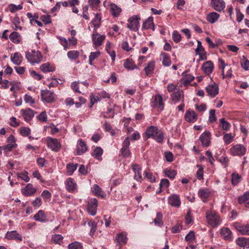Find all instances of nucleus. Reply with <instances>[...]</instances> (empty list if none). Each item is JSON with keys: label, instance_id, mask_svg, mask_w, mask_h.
<instances>
[{"label": "nucleus", "instance_id": "nucleus-1", "mask_svg": "<svg viewBox=\"0 0 249 249\" xmlns=\"http://www.w3.org/2000/svg\"><path fill=\"white\" fill-rule=\"evenodd\" d=\"M145 135L146 139L152 138L159 143H162L163 141V133L156 126L151 125L147 127Z\"/></svg>", "mask_w": 249, "mask_h": 249}, {"label": "nucleus", "instance_id": "nucleus-2", "mask_svg": "<svg viewBox=\"0 0 249 249\" xmlns=\"http://www.w3.org/2000/svg\"><path fill=\"white\" fill-rule=\"evenodd\" d=\"M26 58L32 65L35 63L38 64L42 60V55L41 53L38 51L35 50H32L31 52L28 51L26 52Z\"/></svg>", "mask_w": 249, "mask_h": 249}, {"label": "nucleus", "instance_id": "nucleus-3", "mask_svg": "<svg viewBox=\"0 0 249 249\" xmlns=\"http://www.w3.org/2000/svg\"><path fill=\"white\" fill-rule=\"evenodd\" d=\"M140 20L141 18L138 15H134L130 17L127 20V27L131 31H138Z\"/></svg>", "mask_w": 249, "mask_h": 249}, {"label": "nucleus", "instance_id": "nucleus-4", "mask_svg": "<svg viewBox=\"0 0 249 249\" xmlns=\"http://www.w3.org/2000/svg\"><path fill=\"white\" fill-rule=\"evenodd\" d=\"M153 101L152 102V106L157 107L159 110L162 111L164 108V103L163 102V97L161 94H157L153 97Z\"/></svg>", "mask_w": 249, "mask_h": 249}, {"label": "nucleus", "instance_id": "nucleus-5", "mask_svg": "<svg viewBox=\"0 0 249 249\" xmlns=\"http://www.w3.org/2000/svg\"><path fill=\"white\" fill-rule=\"evenodd\" d=\"M41 96L42 100L48 103H52L54 100V93L49 90H41Z\"/></svg>", "mask_w": 249, "mask_h": 249}, {"label": "nucleus", "instance_id": "nucleus-6", "mask_svg": "<svg viewBox=\"0 0 249 249\" xmlns=\"http://www.w3.org/2000/svg\"><path fill=\"white\" fill-rule=\"evenodd\" d=\"M230 150L231 154L234 156H242L245 154L246 148L242 144H237L232 147Z\"/></svg>", "mask_w": 249, "mask_h": 249}, {"label": "nucleus", "instance_id": "nucleus-7", "mask_svg": "<svg viewBox=\"0 0 249 249\" xmlns=\"http://www.w3.org/2000/svg\"><path fill=\"white\" fill-rule=\"evenodd\" d=\"M47 144L49 148L55 152L59 151L61 147L60 143L56 139L47 138Z\"/></svg>", "mask_w": 249, "mask_h": 249}, {"label": "nucleus", "instance_id": "nucleus-8", "mask_svg": "<svg viewBox=\"0 0 249 249\" xmlns=\"http://www.w3.org/2000/svg\"><path fill=\"white\" fill-rule=\"evenodd\" d=\"M130 145L129 138H125L122 144V148L120 150L121 155L124 157H128L130 155V150L128 149Z\"/></svg>", "mask_w": 249, "mask_h": 249}, {"label": "nucleus", "instance_id": "nucleus-9", "mask_svg": "<svg viewBox=\"0 0 249 249\" xmlns=\"http://www.w3.org/2000/svg\"><path fill=\"white\" fill-rule=\"evenodd\" d=\"M208 224L213 227H215L218 224V215L216 212H211L207 215Z\"/></svg>", "mask_w": 249, "mask_h": 249}, {"label": "nucleus", "instance_id": "nucleus-10", "mask_svg": "<svg viewBox=\"0 0 249 249\" xmlns=\"http://www.w3.org/2000/svg\"><path fill=\"white\" fill-rule=\"evenodd\" d=\"M168 202L172 207H179L181 204L179 196L177 194L171 195L168 199Z\"/></svg>", "mask_w": 249, "mask_h": 249}, {"label": "nucleus", "instance_id": "nucleus-11", "mask_svg": "<svg viewBox=\"0 0 249 249\" xmlns=\"http://www.w3.org/2000/svg\"><path fill=\"white\" fill-rule=\"evenodd\" d=\"M206 90L209 96L214 97L218 94V85L214 82L207 86Z\"/></svg>", "mask_w": 249, "mask_h": 249}, {"label": "nucleus", "instance_id": "nucleus-12", "mask_svg": "<svg viewBox=\"0 0 249 249\" xmlns=\"http://www.w3.org/2000/svg\"><path fill=\"white\" fill-rule=\"evenodd\" d=\"M97 200L95 198L91 199L88 203V211L89 213L93 216L96 214L97 207Z\"/></svg>", "mask_w": 249, "mask_h": 249}, {"label": "nucleus", "instance_id": "nucleus-13", "mask_svg": "<svg viewBox=\"0 0 249 249\" xmlns=\"http://www.w3.org/2000/svg\"><path fill=\"white\" fill-rule=\"evenodd\" d=\"M92 39L93 44L96 46H99L102 45L105 40V36L101 35L97 33H93L92 35Z\"/></svg>", "mask_w": 249, "mask_h": 249}, {"label": "nucleus", "instance_id": "nucleus-14", "mask_svg": "<svg viewBox=\"0 0 249 249\" xmlns=\"http://www.w3.org/2000/svg\"><path fill=\"white\" fill-rule=\"evenodd\" d=\"M184 118L187 122L194 123L197 120V116L194 110L189 109L186 111Z\"/></svg>", "mask_w": 249, "mask_h": 249}, {"label": "nucleus", "instance_id": "nucleus-15", "mask_svg": "<svg viewBox=\"0 0 249 249\" xmlns=\"http://www.w3.org/2000/svg\"><path fill=\"white\" fill-rule=\"evenodd\" d=\"M203 147H207L210 143V133L209 132L203 133L199 137Z\"/></svg>", "mask_w": 249, "mask_h": 249}, {"label": "nucleus", "instance_id": "nucleus-16", "mask_svg": "<svg viewBox=\"0 0 249 249\" xmlns=\"http://www.w3.org/2000/svg\"><path fill=\"white\" fill-rule=\"evenodd\" d=\"M5 238L8 240H17L19 241L22 240V238L20 234L18 233L16 231H7L6 233Z\"/></svg>", "mask_w": 249, "mask_h": 249}, {"label": "nucleus", "instance_id": "nucleus-17", "mask_svg": "<svg viewBox=\"0 0 249 249\" xmlns=\"http://www.w3.org/2000/svg\"><path fill=\"white\" fill-rule=\"evenodd\" d=\"M21 114L24 117V120L29 122L35 115L34 111L30 108L21 110Z\"/></svg>", "mask_w": 249, "mask_h": 249}, {"label": "nucleus", "instance_id": "nucleus-18", "mask_svg": "<svg viewBox=\"0 0 249 249\" xmlns=\"http://www.w3.org/2000/svg\"><path fill=\"white\" fill-rule=\"evenodd\" d=\"M210 194L211 192L208 188H201L198 192V195L203 202L207 201Z\"/></svg>", "mask_w": 249, "mask_h": 249}, {"label": "nucleus", "instance_id": "nucleus-19", "mask_svg": "<svg viewBox=\"0 0 249 249\" xmlns=\"http://www.w3.org/2000/svg\"><path fill=\"white\" fill-rule=\"evenodd\" d=\"M36 191V188L32 184L28 183L23 189L22 193L24 196H29L33 195Z\"/></svg>", "mask_w": 249, "mask_h": 249}, {"label": "nucleus", "instance_id": "nucleus-20", "mask_svg": "<svg viewBox=\"0 0 249 249\" xmlns=\"http://www.w3.org/2000/svg\"><path fill=\"white\" fill-rule=\"evenodd\" d=\"M77 154L80 155L87 150V147L86 143L82 140H79L77 144Z\"/></svg>", "mask_w": 249, "mask_h": 249}, {"label": "nucleus", "instance_id": "nucleus-21", "mask_svg": "<svg viewBox=\"0 0 249 249\" xmlns=\"http://www.w3.org/2000/svg\"><path fill=\"white\" fill-rule=\"evenodd\" d=\"M240 204L244 205L246 207L249 208V192H246L238 198Z\"/></svg>", "mask_w": 249, "mask_h": 249}, {"label": "nucleus", "instance_id": "nucleus-22", "mask_svg": "<svg viewBox=\"0 0 249 249\" xmlns=\"http://www.w3.org/2000/svg\"><path fill=\"white\" fill-rule=\"evenodd\" d=\"M132 168L135 173L134 178L138 181L141 182L142 179L141 169L139 167L138 165L137 164H133L132 166Z\"/></svg>", "mask_w": 249, "mask_h": 249}, {"label": "nucleus", "instance_id": "nucleus-23", "mask_svg": "<svg viewBox=\"0 0 249 249\" xmlns=\"http://www.w3.org/2000/svg\"><path fill=\"white\" fill-rule=\"evenodd\" d=\"M219 63H220L221 66V69L222 70V75L223 79L225 78V76L224 75V69L227 68L228 69V71L226 73V76L229 77H231L232 76L231 71V68L228 66L227 64H226L224 61L221 59L219 58Z\"/></svg>", "mask_w": 249, "mask_h": 249}, {"label": "nucleus", "instance_id": "nucleus-24", "mask_svg": "<svg viewBox=\"0 0 249 249\" xmlns=\"http://www.w3.org/2000/svg\"><path fill=\"white\" fill-rule=\"evenodd\" d=\"M11 60L15 65H19L22 61V56L21 54L18 52L14 53L11 55Z\"/></svg>", "mask_w": 249, "mask_h": 249}, {"label": "nucleus", "instance_id": "nucleus-25", "mask_svg": "<svg viewBox=\"0 0 249 249\" xmlns=\"http://www.w3.org/2000/svg\"><path fill=\"white\" fill-rule=\"evenodd\" d=\"M66 189L69 192H73L76 189V184L73 179L70 178L67 180Z\"/></svg>", "mask_w": 249, "mask_h": 249}, {"label": "nucleus", "instance_id": "nucleus-26", "mask_svg": "<svg viewBox=\"0 0 249 249\" xmlns=\"http://www.w3.org/2000/svg\"><path fill=\"white\" fill-rule=\"evenodd\" d=\"M152 29L154 30V24L153 22V18L152 17H149L143 23L142 26V29L147 30Z\"/></svg>", "mask_w": 249, "mask_h": 249}, {"label": "nucleus", "instance_id": "nucleus-27", "mask_svg": "<svg viewBox=\"0 0 249 249\" xmlns=\"http://www.w3.org/2000/svg\"><path fill=\"white\" fill-rule=\"evenodd\" d=\"M220 234L226 240H231V232L228 228H223L221 229Z\"/></svg>", "mask_w": 249, "mask_h": 249}, {"label": "nucleus", "instance_id": "nucleus-28", "mask_svg": "<svg viewBox=\"0 0 249 249\" xmlns=\"http://www.w3.org/2000/svg\"><path fill=\"white\" fill-rule=\"evenodd\" d=\"M235 228L243 235H249V225H240L237 224Z\"/></svg>", "mask_w": 249, "mask_h": 249}, {"label": "nucleus", "instance_id": "nucleus-29", "mask_svg": "<svg viewBox=\"0 0 249 249\" xmlns=\"http://www.w3.org/2000/svg\"><path fill=\"white\" fill-rule=\"evenodd\" d=\"M34 218L35 220L40 222H45L46 221V216L44 212L39 210L36 214H35Z\"/></svg>", "mask_w": 249, "mask_h": 249}, {"label": "nucleus", "instance_id": "nucleus-30", "mask_svg": "<svg viewBox=\"0 0 249 249\" xmlns=\"http://www.w3.org/2000/svg\"><path fill=\"white\" fill-rule=\"evenodd\" d=\"M202 68L205 73L209 74L213 71V66L211 61H207L203 64Z\"/></svg>", "mask_w": 249, "mask_h": 249}, {"label": "nucleus", "instance_id": "nucleus-31", "mask_svg": "<svg viewBox=\"0 0 249 249\" xmlns=\"http://www.w3.org/2000/svg\"><path fill=\"white\" fill-rule=\"evenodd\" d=\"M124 67L128 70H133L139 69L138 66L135 65L134 62L129 59L125 60L124 63Z\"/></svg>", "mask_w": 249, "mask_h": 249}, {"label": "nucleus", "instance_id": "nucleus-32", "mask_svg": "<svg viewBox=\"0 0 249 249\" xmlns=\"http://www.w3.org/2000/svg\"><path fill=\"white\" fill-rule=\"evenodd\" d=\"M110 7L111 15L114 17H118L122 11L121 9L114 3H111Z\"/></svg>", "mask_w": 249, "mask_h": 249}, {"label": "nucleus", "instance_id": "nucleus-33", "mask_svg": "<svg viewBox=\"0 0 249 249\" xmlns=\"http://www.w3.org/2000/svg\"><path fill=\"white\" fill-rule=\"evenodd\" d=\"M237 244L241 247L249 248V238L245 237L238 238L236 240Z\"/></svg>", "mask_w": 249, "mask_h": 249}, {"label": "nucleus", "instance_id": "nucleus-34", "mask_svg": "<svg viewBox=\"0 0 249 249\" xmlns=\"http://www.w3.org/2000/svg\"><path fill=\"white\" fill-rule=\"evenodd\" d=\"M183 77L181 80V83L184 85H188L191 81H192L194 77L190 74H187L184 72L183 73Z\"/></svg>", "mask_w": 249, "mask_h": 249}, {"label": "nucleus", "instance_id": "nucleus-35", "mask_svg": "<svg viewBox=\"0 0 249 249\" xmlns=\"http://www.w3.org/2000/svg\"><path fill=\"white\" fill-rule=\"evenodd\" d=\"M155 68V62L154 61L149 62L144 68V71L147 76L151 75Z\"/></svg>", "mask_w": 249, "mask_h": 249}, {"label": "nucleus", "instance_id": "nucleus-36", "mask_svg": "<svg viewBox=\"0 0 249 249\" xmlns=\"http://www.w3.org/2000/svg\"><path fill=\"white\" fill-rule=\"evenodd\" d=\"M40 69L44 72H53L55 70L54 67L51 66L49 63H46L41 65Z\"/></svg>", "mask_w": 249, "mask_h": 249}, {"label": "nucleus", "instance_id": "nucleus-37", "mask_svg": "<svg viewBox=\"0 0 249 249\" xmlns=\"http://www.w3.org/2000/svg\"><path fill=\"white\" fill-rule=\"evenodd\" d=\"M219 126L221 127L223 130L228 131L230 130L231 125L230 123L226 121L224 118L220 119L219 121Z\"/></svg>", "mask_w": 249, "mask_h": 249}, {"label": "nucleus", "instance_id": "nucleus-38", "mask_svg": "<svg viewBox=\"0 0 249 249\" xmlns=\"http://www.w3.org/2000/svg\"><path fill=\"white\" fill-rule=\"evenodd\" d=\"M103 153V149L100 147H96L92 153V156L96 159L101 160H102L101 156Z\"/></svg>", "mask_w": 249, "mask_h": 249}, {"label": "nucleus", "instance_id": "nucleus-39", "mask_svg": "<svg viewBox=\"0 0 249 249\" xmlns=\"http://www.w3.org/2000/svg\"><path fill=\"white\" fill-rule=\"evenodd\" d=\"M9 38L11 41L15 43H18L21 39L19 34L16 32L12 33L9 36Z\"/></svg>", "mask_w": 249, "mask_h": 249}, {"label": "nucleus", "instance_id": "nucleus-40", "mask_svg": "<svg viewBox=\"0 0 249 249\" xmlns=\"http://www.w3.org/2000/svg\"><path fill=\"white\" fill-rule=\"evenodd\" d=\"M116 240L120 244H125L127 242V238L126 235L123 233H119L117 234Z\"/></svg>", "mask_w": 249, "mask_h": 249}, {"label": "nucleus", "instance_id": "nucleus-41", "mask_svg": "<svg viewBox=\"0 0 249 249\" xmlns=\"http://www.w3.org/2000/svg\"><path fill=\"white\" fill-rule=\"evenodd\" d=\"M234 136H233L231 133H224L223 136V140L226 144L231 143L234 139Z\"/></svg>", "mask_w": 249, "mask_h": 249}, {"label": "nucleus", "instance_id": "nucleus-42", "mask_svg": "<svg viewBox=\"0 0 249 249\" xmlns=\"http://www.w3.org/2000/svg\"><path fill=\"white\" fill-rule=\"evenodd\" d=\"M218 19V14L216 12L210 13L207 17V20L211 23H214Z\"/></svg>", "mask_w": 249, "mask_h": 249}, {"label": "nucleus", "instance_id": "nucleus-43", "mask_svg": "<svg viewBox=\"0 0 249 249\" xmlns=\"http://www.w3.org/2000/svg\"><path fill=\"white\" fill-rule=\"evenodd\" d=\"M165 176L170 179H174L177 175V172L174 170L165 169L164 170Z\"/></svg>", "mask_w": 249, "mask_h": 249}, {"label": "nucleus", "instance_id": "nucleus-44", "mask_svg": "<svg viewBox=\"0 0 249 249\" xmlns=\"http://www.w3.org/2000/svg\"><path fill=\"white\" fill-rule=\"evenodd\" d=\"M161 55L163 58L162 64L166 67L169 66L171 63L169 57L165 53H161Z\"/></svg>", "mask_w": 249, "mask_h": 249}, {"label": "nucleus", "instance_id": "nucleus-45", "mask_svg": "<svg viewBox=\"0 0 249 249\" xmlns=\"http://www.w3.org/2000/svg\"><path fill=\"white\" fill-rule=\"evenodd\" d=\"M182 96H183L182 91H177L172 94L171 99L173 101L177 102L180 100Z\"/></svg>", "mask_w": 249, "mask_h": 249}, {"label": "nucleus", "instance_id": "nucleus-46", "mask_svg": "<svg viewBox=\"0 0 249 249\" xmlns=\"http://www.w3.org/2000/svg\"><path fill=\"white\" fill-rule=\"evenodd\" d=\"M100 52L99 51H97L95 52H91L90 53L89 56V64L90 65H92V62L97 57L100 56Z\"/></svg>", "mask_w": 249, "mask_h": 249}, {"label": "nucleus", "instance_id": "nucleus-47", "mask_svg": "<svg viewBox=\"0 0 249 249\" xmlns=\"http://www.w3.org/2000/svg\"><path fill=\"white\" fill-rule=\"evenodd\" d=\"M17 176L26 182L30 181V178L28 177V173L27 171H24L20 173L17 174Z\"/></svg>", "mask_w": 249, "mask_h": 249}, {"label": "nucleus", "instance_id": "nucleus-48", "mask_svg": "<svg viewBox=\"0 0 249 249\" xmlns=\"http://www.w3.org/2000/svg\"><path fill=\"white\" fill-rule=\"evenodd\" d=\"M92 192L97 196L104 197V193L101 188L97 184H94L92 187Z\"/></svg>", "mask_w": 249, "mask_h": 249}, {"label": "nucleus", "instance_id": "nucleus-49", "mask_svg": "<svg viewBox=\"0 0 249 249\" xmlns=\"http://www.w3.org/2000/svg\"><path fill=\"white\" fill-rule=\"evenodd\" d=\"M162 214L160 212L157 213L156 217L154 220V223L158 226H161L162 225Z\"/></svg>", "mask_w": 249, "mask_h": 249}, {"label": "nucleus", "instance_id": "nucleus-50", "mask_svg": "<svg viewBox=\"0 0 249 249\" xmlns=\"http://www.w3.org/2000/svg\"><path fill=\"white\" fill-rule=\"evenodd\" d=\"M79 55V53L77 51H71L67 53L68 57L71 59H76Z\"/></svg>", "mask_w": 249, "mask_h": 249}, {"label": "nucleus", "instance_id": "nucleus-51", "mask_svg": "<svg viewBox=\"0 0 249 249\" xmlns=\"http://www.w3.org/2000/svg\"><path fill=\"white\" fill-rule=\"evenodd\" d=\"M68 249H82V246L78 242L75 241L69 244L68 246Z\"/></svg>", "mask_w": 249, "mask_h": 249}, {"label": "nucleus", "instance_id": "nucleus-52", "mask_svg": "<svg viewBox=\"0 0 249 249\" xmlns=\"http://www.w3.org/2000/svg\"><path fill=\"white\" fill-rule=\"evenodd\" d=\"M17 146V143H8L4 145V151L5 153H7L11 151L14 148Z\"/></svg>", "mask_w": 249, "mask_h": 249}, {"label": "nucleus", "instance_id": "nucleus-53", "mask_svg": "<svg viewBox=\"0 0 249 249\" xmlns=\"http://www.w3.org/2000/svg\"><path fill=\"white\" fill-rule=\"evenodd\" d=\"M88 224L90 227V235L93 236L96 230L97 224L94 221H90Z\"/></svg>", "mask_w": 249, "mask_h": 249}, {"label": "nucleus", "instance_id": "nucleus-54", "mask_svg": "<svg viewBox=\"0 0 249 249\" xmlns=\"http://www.w3.org/2000/svg\"><path fill=\"white\" fill-rule=\"evenodd\" d=\"M240 180V176L236 173H233L231 175V182L234 185L238 184Z\"/></svg>", "mask_w": 249, "mask_h": 249}, {"label": "nucleus", "instance_id": "nucleus-55", "mask_svg": "<svg viewBox=\"0 0 249 249\" xmlns=\"http://www.w3.org/2000/svg\"><path fill=\"white\" fill-rule=\"evenodd\" d=\"M9 7L10 11L12 13H14L18 10H21L22 8V6L21 4L17 5L14 4H10Z\"/></svg>", "mask_w": 249, "mask_h": 249}, {"label": "nucleus", "instance_id": "nucleus-56", "mask_svg": "<svg viewBox=\"0 0 249 249\" xmlns=\"http://www.w3.org/2000/svg\"><path fill=\"white\" fill-rule=\"evenodd\" d=\"M77 164H73L72 163H69L67 165L68 172L70 173V175L72 174L74 172V171L77 169Z\"/></svg>", "mask_w": 249, "mask_h": 249}, {"label": "nucleus", "instance_id": "nucleus-57", "mask_svg": "<svg viewBox=\"0 0 249 249\" xmlns=\"http://www.w3.org/2000/svg\"><path fill=\"white\" fill-rule=\"evenodd\" d=\"M63 237L60 234H54L52 236V240L56 243L60 245Z\"/></svg>", "mask_w": 249, "mask_h": 249}, {"label": "nucleus", "instance_id": "nucleus-58", "mask_svg": "<svg viewBox=\"0 0 249 249\" xmlns=\"http://www.w3.org/2000/svg\"><path fill=\"white\" fill-rule=\"evenodd\" d=\"M30 132L31 130L28 127H22L20 128V134L24 137L29 136Z\"/></svg>", "mask_w": 249, "mask_h": 249}, {"label": "nucleus", "instance_id": "nucleus-59", "mask_svg": "<svg viewBox=\"0 0 249 249\" xmlns=\"http://www.w3.org/2000/svg\"><path fill=\"white\" fill-rule=\"evenodd\" d=\"M144 175L150 181L153 182L155 181V178L153 176L152 173L149 172L148 171L145 170Z\"/></svg>", "mask_w": 249, "mask_h": 249}, {"label": "nucleus", "instance_id": "nucleus-60", "mask_svg": "<svg viewBox=\"0 0 249 249\" xmlns=\"http://www.w3.org/2000/svg\"><path fill=\"white\" fill-rule=\"evenodd\" d=\"M216 120L215 110L211 109L209 112V121L211 123L214 122Z\"/></svg>", "mask_w": 249, "mask_h": 249}, {"label": "nucleus", "instance_id": "nucleus-61", "mask_svg": "<svg viewBox=\"0 0 249 249\" xmlns=\"http://www.w3.org/2000/svg\"><path fill=\"white\" fill-rule=\"evenodd\" d=\"M172 38L175 42L178 43L181 40V35L177 31H175L173 33Z\"/></svg>", "mask_w": 249, "mask_h": 249}, {"label": "nucleus", "instance_id": "nucleus-62", "mask_svg": "<svg viewBox=\"0 0 249 249\" xmlns=\"http://www.w3.org/2000/svg\"><path fill=\"white\" fill-rule=\"evenodd\" d=\"M219 161L220 162L223 167L225 168L228 165L229 160L227 157H222L219 159Z\"/></svg>", "mask_w": 249, "mask_h": 249}, {"label": "nucleus", "instance_id": "nucleus-63", "mask_svg": "<svg viewBox=\"0 0 249 249\" xmlns=\"http://www.w3.org/2000/svg\"><path fill=\"white\" fill-rule=\"evenodd\" d=\"M40 19L45 24L51 23V16L50 15H42L40 17Z\"/></svg>", "mask_w": 249, "mask_h": 249}, {"label": "nucleus", "instance_id": "nucleus-64", "mask_svg": "<svg viewBox=\"0 0 249 249\" xmlns=\"http://www.w3.org/2000/svg\"><path fill=\"white\" fill-rule=\"evenodd\" d=\"M187 241L192 242L195 239V233L193 231H190L185 237Z\"/></svg>", "mask_w": 249, "mask_h": 249}]
</instances>
